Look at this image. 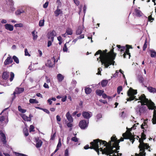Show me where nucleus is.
Returning a JSON list of instances; mask_svg holds the SVG:
<instances>
[{"label": "nucleus", "instance_id": "55", "mask_svg": "<svg viewBox=\"0 0 156 156\" xmlns=\"http://www.w3.org/2000/svg\"><path fill=\"white\" fill-rule=\"evenodd\" d=\"M48 5V2H46L43 5V7L44 8H46L47 7Z\"/></svg>", "mask_w": 156, "mask_h": 156}, {"label": "nucleus", "instance_id": "42", "mask_svg": "<svg viewBox=\"0 0 156 156\" xmlns=\"http://www.w3.org/2000/svg\"><path fill=\"white\" fill-rule=\"evenodd\" d=\"M72 122H69L67 124V126L69 128H71L70 129V131H71L72 130V127L73 126V124L71 123Z\"/></svg>", "mask_w": 156, "mask_h": 156}, {"label": "nucleus", "instance_id": "27", "mask_svg": "<svg viewBox=\"0 0 156 156\" xmlns=\"http://www.w3.org/2000/svg\"><path fill=\"white\" fill-rule=\"evenodd\" d=\"M29 101L30 103L31 104H38L39 102L38 101H37L36 100L32 98L30 99Z\"/></svg>", "mask_w": 156, "mask_h": 156}, {"label": "nucleus", "instance_id": "38", "mask_svg": "<svg viewBox=\"0 0 156 156\" xmlns=\"http://www.w3.org/2000/svg\"><path fill=\"white\" fill-rule=\"evenodd\" d=\"M14 153L16 156H28V155L23 154L20 153L15 152Z\"/></svg>", "mask_w": 156, "mask_h": 156}, {"label": "nucleus", "instance_id": "44", "mask_svg": "<svg viewBox=\"0 0 156 156\" xmlns=\"http://www.w3.org/2000/svg\"><path fill=\"white\" fill-rule=\"evenodd\" d=\"M147 41L146 40L145 41L144 44L143 46V48L144 51H145L146 50L147 46Z\"/></svg>", "mask_w": 156, "mask_h": 156}, {"label": "nucleus", "instance_id": "31", "mask_svg": "<svg viewBox=\"0 0 156 156\" xmlns=\"http://www.w3.org/2000/svg\"><path fill=\"white\" fill-rule=\"evenodd\" d=\"M6 3L7 5H14L13 2L12 0H5Z\"/></svg>", "mask_w": 156, "mask_h": 156}, {"label": "nucleus", "instance_id": "30", "mask_svg": "<svg viewBox=\"0 0 156 156\" xmlns=\"http://www.w3.org/2000/svg\"><path fill=\"white\" fill-rule=\"evenodd\" d=\"M135 11L136 12V15L138 16H141L142 13L139 10L137 9H135Z\"/></svg>", "mask_w": 156, "mask_h": 156}, {"label": "nucleus", "instance_id": "62", "mask_svg": "<svg viewBox=\"0 0 156 156\" xmlns=\"http://www.w3.org/2000/svg\"><path fill=\"white\" fill-rule=\"evenodd\" d=\"M44 87L46 88H49V86L48 84L46 83H45L44 85Z\"/></svg>", "mask_w": 156, "mask_h": 156}, {"label": "nucleus", "instance_id": "6", "mask_svg": "<svg viewBox=\"0 0 156 156\" xmlns=\"http://www.w3.org/2000/svg\"><path fill=\"white\" fill-rule=\"evenodd\" d=\"M136 94V90L133 89L131 88H130L127 92V94L129 97V98L127 99V101H132L135 99V97L134 96V95Z\"/></svg>", "mask_w": 156, "mask_h": 156}, {"label": "nucleus", "instance_id": "40", "mask_svg": "<svg viewBox=\"0 0 156 156\" xmlns=\"http://www.w3.org/2000/svg\"><path fill=\"white\" fill-rule=\"evenodd\" d=\"M14 27H23V25L22 23H19L18 24H15L14 25Z\"/></svg>", "mask_w": 156, "mask_h": 156}, {"label": "nucleus", "instance_id": "39", "mask_svg": "<svg viewBox=\"0 0 156 156\" xmlns=\"http://www.w3.org/2000/svg\"><path fill=\"white\" fill-rule=\"evenodd\" d=\"M14 77V74L13 72H11L10 73V81L11 82L13 80V78Z\"/></svg>", "mask_w": 156, "mask_h": 156}, {"label": "nucleus", "instance_id": "19", "mask_svg": "<svg viewBox=\"0 0 156 156\" xmlns=\"http://www.w3.org/2000/svg\"><path fill=\"white\" fill-rule=\"evenodd\" d=\"M83 26L81 25L79 27L78 29L76 31V34L77 35H80L81 34L82 30L83 28Z\"/></svg>", "mask_w": 156, "mask_h": 156}, {"label": "nucleus", "instance_id": "35", "mask_svg": "<svg viewBox=\"0 0 156 156\" xmlns=\"http://www.w3.org/2000/svg\"><path fill=\"white\" fill-rule=\"evenodd\" d=\"M23 131L26 136H27L29 135L28 129L26 128H24Z\"/></svg>", "mask_w": 156, "mask_h": 156}, {"label": "nucleus", "instance_id": "10", "mask_svg": "<svg viewBox=\"0 0 156 156\" xmlns=\"http://www.w3.org/2000/svg\"><path fill=\"white\" fill-rule=\"evenodd\" d=\"M9 56L4 62V64L5 65H9L12 63L13 62L12 59L11 57L9 55Z\"/></svg>", "mask_w": 156, "mask_h": 156}, {"label": "nucleus", "instance_id": "48", "mask_svg": "<svg viewBox=\"0 0 156 156\" xmlns=\"http://www.w3.org/2000/svg\"><path fill=\"white\" fill-rule=\"evenodd\" d=\"M25 55L26 56H30V55L29 54L28 51L27 50V48L25 49Z\"/></svg>", "mask_w": 156, "mask_h": 156}, {"label": "nucleus", "instance_id": "29", "mask_svg": "<svg viewBox=\"0 0 156 156\" xmlns=\"http://www.w3.org/2000/svg\"><path fill=\"white\" fill-rule=\"evenodd\" d=\"M96 92L97 95L99 96H101L104 92V91L100 90H96Z\"/></svg>", "mask_w": 156, "mask_h": 156}, {"label": "nucleus", "instance_id": "63", "mask_svg": "<svg viewBox=\"0 0 156 156\" xmlns=\"http://www.w3.org/2000/svg\"><path fill=\"white\" fill-rule=\"evenodd\" d=\"M48 102L49 103V104L51 105L52 103V101L51 99L50 98L49 99L48 101Z\"/></svg>", "mask_w": 156, "mask_h": 156}, {"label": "nucleus", "instance_id": "25", "mask_svg": "<svg viewBox=\"0 0 156 156\" xmlns=\"http://www.w3.org/2000/svg\"><path fill=\"white\" fill-rule=\"evenodd\" d=\"M37 34V32H35V31H32V35L33 36V40H36L37 37V35L35 34Z\"/></svg>", "mask_w": 156, "mask_h": 156}, {"label": "nucleus", "instance_id": "46", "mask_svg": "<svg viewBox=\"0 0 156 156\" xmlns=\"http://www.w3.org/2000/svg\"><path fill=\"white\" fill-rule=\"evenodd\" d=\"M7 22V20L4 19H0V24L1 23L2 24L6 23Z\"/></svg>", "mask_w": 156, "mask_h": 156}, {"label": "nucleus", "instance_id": "17", "mask_svg": "<svg viewBox=\"0 0 156 156\" xmlns=\"http://www.w3.org/2000/svg\"><path fill=\"white\" fill-rule=\"evenodd\" d=\"M36 143V147L37 148H39L40 147L42 144V141L38 138H36L35 139Z\"/></svg>", "mask_w": 156, "mask_h": 156}, {"label": "nucleus", "instance_id": "43", "mask_svg": "<svg viewBox=\"0 0 156 156\" xmlns=\"http://www.w3.org/2000/svg\"><path fill=\"white\" fill-rule=\"evenodd\" d=\"M71 140L73 142H76L78 141V139L76 137H73L72 138Z\"/></svg>", "mask_w": 156, "mask_h": 156}, {"label": "nucleus", "instance_id": "28", "mask_svg": "<svg viewBox=\"0 0 156 156\" xmlns=\"http://www.w3.org/2000/svg\"><path fill=\"white\" fill-rule=\"evenodd\" d=\"M66 32L67 34L71 35L73 34V30L71 29L68 28L66 29Z\"/></svg>", "mask_w": 156, "mask_h": 156}, {"label": "nucleus", "instance_id": "2", "mask_svg": "<svg viewBox=\"0 0 156 156\" xmlns=\"http://www.w3.org/2000/svg\"><path fill=\"white\" fill-rule=\"evenodd\" d=\"M113 49L107 53V50L105 49L102 52L101 50H98L95 54V55L100 54L99 58H97L98 62H100L105 68H107L109 66L112 65H114L115 62L114 61L116 56V54L114 53Z\"/></svg>", "mask_w": 156, "mask_h": 156}, {"label": "nucleus", "instance_id": "60", "mask_svg": "<svg viewBox=\"0 0 156 156\" xmlns=\"http://www.w3.org/2000/svg\"><path fill=\"white\" fill-rule=\"evenodd\" d=\"M119 71L121 73H122V75H123V78H124V79H125L126 78H125V75L124 74H123V71H122L121 69H120L119 70Z\"/></svg>", "mask_w": 156, "mask_h": 156}, {"label": "nucleus", "instance_id": "26", "mask_svg": "<svg viewBox=\"0 0 156 156\" xmlns=\"http://www.w3.org/2000/svg\"><path fill=\"white\" fill-rule=\"evenodd\" d=\"M45 65L46 66L51 67H52L53 64L50 60H48Z\"/></svg>", "mask_w": 156, "mask_h": 156}, {"label": "nucleus", "instance_id": "36", "mask_svg": "<svg viewBox=\"0 0 156 156\" xmlns=\"http://www.w3.org/2000/svg\"><path fill=\"white\" fill-rule=\"evenodd\" d=\"M151 57H156V52L154 51H151Z\"/></svg>", "mask_w": 156, "mask_h": 156}, {"label": "nucleus", "instance_id": "12", "mask_svg": "<svg viewBox=\"0 0 156 156\" xmlns=\"http://www.w3.org/2000/svg\"><path fill=\"white\" fill-rule=\"evenodd\" d=\"M23 88L17 87L13 93V94L15 95V94H19L23 92L24 91Z\"/></svg>", "mask_w": 156, "mask_h": 156}, {"label": "nucleus", "instance_id": "13", "mask_svg": "<svg viewBox=\"0 0 156 156\" xmlns=\"http://www.w3.org/2000/svg\"><path fill=\"white\" fill-rule=\"evenodd\" d=\"M126 48L125 51V52L123 54V57L124 58H126V54L128 55H129V58H130V53H129V48H132V47L131 46H129L128 45H126Z\"/></svg>", "mask_w": 156, "mask_h": 156}, {"label": "nucleus", "instance_id": "54", "mask_svg": "<svg viewBox=\"0 0 156 156\" xmlns=\"http://www.w3.org/2000/svg\"><path fill=\"white\" fill-rule=\"evenodd\" d=\"M53 41H52L51 40H49L48 41V47H49L51 46L52 44V42Z\"/></svg>", "mask_w": 156, "mask_h": 156}, {"label": "nucleus", "instance_id": "1", "mask_svg": "<svg viewBox=\"0 0 156 156\" xmlns=\"http://www.w3.org/2000/svg\"><path fill=\"white\" fill-rule=\"evenodd\" d=\"M124 139L125 138L123 137V138L121 137L119 140H117L115 136H113L111 138V141L108 143L99 139L94 140L90 143V148L94 149L98 155H99L100 150L102 154H105L107 155L112 154L116 151L113 156H121L122 154L118 153L119 151H117L119 149V142L123 141Z\"/></svg>", "mask_w": 156, "mask_h": 156}, {"label": "nucleus", "instance_id": "64", "mask_svg": "<svg viewBox=\"0 0 156 156\" xmlns=\"http://www.w3.org/2000/svg\"><path fill=\"white\" fill-rule=\"evenodd\" d=\"M55 135V133L52 135L51 136V139L54 140V139Z\"/></svg>", "mask_w": 156, "mask_h": 156}, {"label": "nucleus", "instance_id": "53", "mask_svg": "<svg viewBox=\"0 0 156 156\" xmlns=\"http://www.w3.org/2000/svg\"><path fill=\"white\" fill-rule=\"evenodd\" d=\"M5 118L4 116L0 117V122H2L5 120Z\"/></svg>", "mask_w": 156, "mask_h": 156}, {"label": "nucleus", "instance_id": "14", "mask_svg": "<svg viewBox=\"0 0 156 156\" xmlns=\"http://www.w3.org/2000/svg\"><path fill=\"white\" fill-rule=\"evenodd\" d=\"M59 6H58L57 7V9L55 11L54 13L56 16H58L59 15H62L63 14L62 11L59 9Z\"/></svg>", "mask_w": 156, "mask_h": 156}, {"label": "nucleus", "instance_id": "45", "mask_svg": "<svg viewBox=\"0 0 156 156\" xmlns=\"http://www.w3.org/2000/svg\"><path fill=\"white\" fill-rule=\"evenodd\" d=\"M122 90V87L121 86H119L117 88V92L118 94H120L121 91Z\"/></svg>", "mask_w": 156, "mask_h": 156}, {"label": "nucleus", "instance_id": "20", "mask_svg": "<svg viewBox=\"0 0 156 156\" xmlns=\"http://www.w3.org/2000/svg\"><path fill=\"white\" fill-rule=\"evenodd\" d=\"M9 73L7 72H4L2 75V78L4 80H6L9 77Z\"/></svg>", "mask_w": 156, "mask_h": 156}, {"label": "nucleus", "instance_id": "18", "mask_svg": "<svg viewBox=\"0 0 156 156\" xmlns=\"http://www.w3.org/2000/svg\"><path fill=\"white\" fill-rule=\"evenodd\" d=\"M57 79L58 82H62L64 79V76L60 73L58 74L57 76Z\"/></svg>", "mask_w": 156, "mask_h": 156}, {"label": "nucleus", "instance_id": "33", "mask_svg": "<svg viewBox=\"0 0 156 156\" xmlns=\"http://www.w3.org/2000/svg\"><path fill=\"white\" fill-rule=\"evenodd\" d=\"M108 83V81L107 80H102L101 82V85L102 87H105Z\"/></svg>", "mask_w": 156, "mask_h": 156}, {"label": "nucleus", "instance_id": "56", "mask_svg": "<svg viewBox=\"0 0 156 156\" xmlns=\"http://www.w3.org/2000/svg\"><path fill=\"white\" fill-rule=\"evenodd\" d=\"M45 79L46 80V82L48 83H49L50 82V80L49 79L47 76H46Z\"/></svg>", "mask_w": 156, "mask_h": 156}, {"label": "nucleus", "instance_id": "59", "mask_svg": "<svg viewBox=\"0 0 156 156\" xmlns=\"http://www.w3.org/2000/svg\"><path fill=\"white\" fill-rule=\"evenodd\" d=\"M74 3L77 5H78L80 4L79 2L77 0H74Z\"/></svg>", "mask_w": 156, "mask_h": 156}, {"label": "nucleus", "instance_id": "24", "mask_svg": "<svg viewBox=\"0 0 156 156\" xmlns=\"http://www.w3.org/2000/svg\"><path fill=\"white\" fill-rule=\"evenodd\" d=\"M148 90L151 93L156 92V89L151 87H149L147 88Z\"/></svg>", "mask_w": 156, "mask_h": 156}, {"label": "nucleus", "instance_id": "5", "mask_svg": "<svg viewBox=\"0 0 156 156\" xmlns=\"http://www.w3.org/2000/svg\"><path fill=\"white\" fill-rule=\"evenodd\" d=\"M138 124L139 123H138L134 124L133 126L130 129H128L127 127V131L125 133L122 134V136L124 137L125 139H129L132 142V144L133 143L135 139H136L137 140H138V138H139L137 136H136V138L135 137V136H134L132 135V133L130 132V131L131 129H136V127L137 126L136 125H138Z\"/></svg>", "mask_w": 156, "mask_h": 156}, {"label": "nucleus", "instance_id": "7", "mask_svg": "<svg viewBox=\"0 0 156 156\" xmlns=\"http://www.w3.org/2000/svg\"><path fill=\"white\" fill-rule=\"evenodd\" d=\"M88 121L87 122L85 120H83L80 122L79 125L81 129H85L88 127Z\"/></svg>", "mask_w": 156, "mask_h": 156}, {"label": "nucleus", "instance_id": "21", "mask_svg": "<svg viewBox=\"0 0 156 156\" xmlns=\"http://www.w3.org/2000/svg\"><path fill=\"white\" fill-rule=\"evenodd\" d=\"M20 115L25 121H30L31 120V119L30 118L26 116L24 114H21Z\"/></svg>", "mask_w": 156, "mask_h": 156}, {"label": "nucleus", "instance_id": "15", "mask_svg": "<svg viewBox=\"0 0 156 156\" xmlns=\"http://www.w3.org/2000/svg\"><path fill=\"white\" fill-rule=\"evenodd\" d=\"M5 29L10 31H12L14 29V27L11 24H9L7 23L4 25Z\"/></svg>", "mask_w": 156, "mask_h": 156}, {"label": "nucleus", "instance_id": "8", "mask_svg": "<svg viewBox=\"0 0 156 156\" xmlns=\"http://www.w3.org/2000/svg\"><path fill=\"white\" fill-rule=\"evenodd\" d=\"M82 115L84 118L86 119H89L92 115L91 112L83 111L82 113Z\"/></svg>", "mask_w": 156, "mask_h": 156}, {"label": "nucleus", "instance_id": "58", "mask_svg": "<svg viewBox=\"0 0 156 156\" xmlns=\"http://www.w3.org/2000/svg\"><path fill=\"white\" fill-rule=\"evenodd\" d=\"M102 117V115L101 114H98L97 115V118L98 119H99Z\"/></svg>", "mask_w": 156, "mask_h": 156}, {"label": "nucleus", "instance_id": "37", "mask_svg": "<svg viewBox=\"0 0 156 156\" xmlns=\"http://www.w3.org/2000/svg\"><path fill=\"white\" fill-rule=\"evenodd\" d=\"M44 20H40L39 23V26L41 27L43 26L44 25Z\"/></svg>", "mask_w": 156, "mask_h": 156}, {"label": "nucleus", "instance_id": "47", "mask_svg": "<svg viewBox=\"0 0 156 156\" xmlns=\"http://www.w3.org/2000/svg\"><path fill=\"white\" fill-rule=\"evenodd\" d=\"M63 51L64 52H67L68 51V48L67 47L66 43L64 45L63 48Z\"/></svg>", "mask_w": 156, "mask_h": 156}, {"label": "nucleus", "instance_id": "51", "mask_svg": "<svg viewBox=\"0 0 156 156\" xmlns=\"http://www.w3.org/2000/svg\"><path fill=\"white\" fill-rule=\"evenodd\" d=\"M13 5H10L9 6V7L10 9V10L12 11H14L15 10V8H14V7L13 6Z\"/></svg>", "mask_w": 156, "mask_h": 156}, {"label": "nucleus", "instance_id": "23", "mask_svg": "<svg viewBox=\"0 0 156 156\" xmlns=\"http://www.w3.org/2000/svg\"><path fill=\"white\" fill-rule=\"evenodd\" d=\"M85 93L86 94H90L92 91L91 89L88 87H86L85 89Z\"/></svg>", "mask_w": 156, "mask_h": 156}, {"label": "nucleus", "instance_id": "11", "mask_svg": "<svg viewBox=\"0 0 156 156\" xmlns=\"http://www.w3.org/2000/svg\"><path fill=\"white\" fill-rule=\"evenodd\" d=\"M0 137L2 138L1 139V140L3 142L4 144H6V137L4 133H3L2 131H0Z\"/></svg>", "mask_w": 156, "mask_h": 156}, {"label": "nucleus", "instance_id": "16", "mask_svg": "<svg viewBox=\"0 0 156 156\" xmlns=\"http://www.w3.org/2000/svg\"><path fill=\"white\" fill-rule=\"evenodd\" d=\"M66 117L67 120L70 122H72L73 121V118L70 114L69 112H68L66 114Z\"/></svg>", "mask_w": 156, "mask_h": 156}, {"label": "nucleus", "instance_id": "61", "mask_svg": "<svg viewBox=\"0 0 156 156\" xmlns=\"http://www.w3.org/2000/svg\"><path fill=\"white\" fill-rule=\"evenodd\" d=\"M42 110L46 112L47 114H49V110H48L46 109H42Z\"/></svg>", "mask_w": 156, "mask_h": 156}, {"label": "nucleus", "instance_id": "50", "mask_svg": "<svg viewBox=\"0 0 156 156\" xmlns=\"http://www.w3.org/2000/svg\"><path fill=\"white\" fill-rule=\"evenodd\" d=\"M61 146V139H59L58 144L57 145V147L59 148Z\"/></svg>", "mask_w": 156, "mask_h": 156}, {"label": "nucleus", "instance_id": "41", "mask_svg": "<svg viewBox=\"0 0 156 156\" xmlns=\"http://www.w3.org/2000/svg\"><path fill=\"white\" fill-rule=\"evenodd\" d=\"M24 12V11L23 10H17V11L16 12V13L17 15H19L21 13H23Z\"/></svg>", "mask_w": 156, "mask_h": 156}, {"label": "nucleus", "instance_id": "32", "mask_svg": "<svg viewBox=\"0 0 156 156\" xmlns=\"http://www.w3.org/2000/svg\"><path fill=\"white\" fill-rule=\"evenodd\" d=\"M18 110L19 112L22 113H24L27 111L26 110L22 109L20 106H18Z\"/></svg>", "mask_w": 156, "mask_h": 156}, {"label": "nucleus", "instance_id": "22", "mask_svg": "<svg viewBox=\"0 0 156 156\" xmlns=\"http://www.w3.org/2000/svg\"><path fill=\"white\" fill-rule=\"evenodd\" d=\"M117 47H118V48L119 49V50H120V51L122 52L123 51H124L126 49V47H125V46H121L120 45H117Z\"/></svg>", "mask_w": 156, "mask_h": 156}, {"label": "nucleus", "instance_id": "49", "mask_svg": "<svg viewBox=\"0 0 156 156\" xmlns=\"http://www.w3.org/2000/svg\"><path fill=\"white\" fill-rule=\"evenodd\" d=\"M34 126L32 125H31L30 126V129H29L30 132H31L32 131H34Z\"/></svg>", "mask_w": 156, "mask_h": 156}, {"label": "nucleus", "instance_id": "52", "mask_svg": "<svg viewBox=\"0 0 156 156\" xmlns=\"http://www.w3.org/2000/svg\"><path fill=\"white\" fill-rule=\"evenodd\" d=\"M69 154L68 152V150L66 149L65 151V155L64 156H69Z\"/></svg>", "mask_w": 156, "mask_h": 156}, {"label": "nucleus", "instance_id": "4", "mask_svg": "<svg viewBox=\"0 0 156 156\" xmlns=\"http://www.w3.org/2000/svg\"><path fill=\"white\" fill-rule=\"evenodd\" d=\"M139 141L140 143L138 146L140 152L138 154L136 153L135 156H145L146 155V153L145 152V149H148L149 151H151L150 149H149L150 147L147 144L144 143L142 139H139Z\"/></svg>", "mask_w": 156, "mask_h": 156}, {"label": "nucleus", "instance_id": "34", "mask_svg": "<svg viewBox=\"0 0 156 156\" xmlns=\"http://www.w3.org/2000/svg\"><path fill=\"white\" fill-rule=\"evenodd\" d=\"M12 59L14 60L16 63L18 64L19 62V60L18 58L16 56H13L12 57Z\"/></svg>", "mask_w": 156, "mask_h": 156}, {"label": "nucleus", "instance_id": "57", "mask_svg": "<svg viewBox=\"0 0 156 156\" xmlns=\"http://www.w3.org/2000/svg\"><path fill=\"white\" fill-rule=\"evenodd\" d=\"M56 119L57 121L60 122L61 121V119L59 115H57L56 116Z\"/></svg>", "mask_w": 156, "mask_h": 156}, {"label": "nucleus", "instance_id": "9", "mask_svg": "<svg viewBox=\"0 0 156 156\" xmlns=\"http://www.w3.org/2000/svg\"><path fill=\"white\" fill-rule=\"evenodd\" d=\"M56 35V33L55 31L53 30L48 33V37L49 40H51L52 41H53L54 37Z\"/></svg>", "mask_w": 156, "mask_h": 156}, {"label": "nucleus", "instance_id": "3", "mask_svg": "<svg viewBox=\"0 0 156 156\" xmlns=\"http://www.w3.org/2000/svg\"><path fill=\"white\" fill-rule=\"evenodd\" d=\"M139 99L140 100L141 105L138 106L136 108L137 112L140 115L144 113L146 110L145 107L144 105H146L148 108L151 109H154L153 118L152 119V122L153 124L156 123V107L154 105V103L151 100H148L146 98L144 94H142L139 97Z\"/></svg>", "mask_w": 156, "mask_h": 156}]
</instances>
